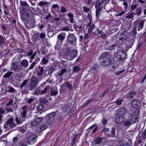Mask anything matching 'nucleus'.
I'll return each mask as SVG.
<instances>
[{
    "label": "nucleus",
    "mask_w": 146,
    "mask_h": 146,
    "mask_svg": "<svg viewBox=\"0 0 146 146\" xmlns=\"http://www.w3.org/2000/svg\"><path fill=\"white\" fill-rule=\"evenodd\" d=\"M21 119L20 117H19L17 116H16L15 118L16 123H15L14 118L13 117L10 118L4 124L3 126L4 129L8 130L11 129L17 125L21 124L23 120Z\"/></svg>",
    "instance_id": "nucleus-1"
},
{
    "label": "nucleus",
    "mask_w": 146,
    "mask_h": 146,
    "mask_svg": "<svg viewBox=\"0 0 146 146\" xmlns=\"http://www.w3.org/2000/svg\"><path fill=\"white\" fill-rule=\"evenodd\" d=\"M64 52V55L68 60H71L77 56V50L73 49L70 50V48L68 47L65 48Z\"/></svg>",
    "instance_id": "nucleus-2"
},
{
    "label": "nucleus",
    "mask_w": 146,
    "mask_h": 146,
    "mask_svg": "<svg viewBox=\"0 0 146 146\" xmlns=\"http://www.w3.org/2000/svg\"><path fill=\"white\" fill-rule=\"evenodd\" d=\"M38 84L37 78L35 76H32L31 79V82L27 86L29 90L33 91L36 88Z\"/></svg>",
    "instance_id": "nucleus-3"
},
{
    "label": "nucleus",
    "mask_w": 146,
    "mask_h": 146,
    "mask_svg": "<svg viewBox=\"0 0 146 146\" xmlns=\"http://www.w3.org/2000/svg\"><path fill=\"white\" fill-rule=\"evenodd\" d=\"M76 37L74 34L69 33L67 37L66 42L70 45H76Z\"/></svg>",
    "instance_id": "nucleus-4"
},
{
    "label": "nucleus",
    "mask_w": 146,
    "mask_h": 146,
    "mask_svg": "<svg viewBox=\"0 0 146 146\" xmlns=\"http://www.w3.org/2000/svg\"><path fill=\"white\" fill-rule=\"evenodd\" d=\"M56 114V113L53 112L47 114L46 116H45V118L46 119V123L48 125L52 123V120L54 119Z\"/></svg>",
    "instance_id": "nucleus-5"
},
{
    "label": "nucleus",
    "mask_w": 146,
    "mask_h": 146,
    "mask_svg": "<svg viewBox=\"0 0 146 146\" xmlns=\"http://www.w3.org/2000/svg\"><path fill=\"white\" fill-rule=\"evenodd\" d=\"M118 55L116 57L117 61H122L126 57V53L123 50L118 51L117 52Z\"/></svg>",
    "instance_id": "nucleus-6"
},
{
    "label": "nucleus",
    "mask_w": 146,
    "mask_h": 146,
    "mask_svg": "<svg viewBox=\"0 0 146 146\" xmlns=\"http://www.w3.org/2000/svg\"><path fill=\"white\" fill-rule=\"evenodd\" d=\"M35 117L33 121L31 123V125L33 127L36 126L40 123L43 118V117H39L36 115L35 116Z\"/></svg>",
    "instance_id": "nucleus-7"
},
{
    "label": "nucleus",
    "mask_w": 146,
    "mask_h": 146,
    "mask_svg": "<svg viewBox=\"0 0 146 146\" xmlns=\"http://www.w3.org/2000/svg\"><path fill=\"white\" fill-rule=\"evenodd\" d=\"M131 104L132 107L135 109H139L141 107V102L140 101L137 99H135L131 100Z\"/></svg>",
    "instance_id": "nucleus-8"
},
{
    "label": "nucleus",
    "mask_w": 146,
    "mask_h": 146,
    "mask_svg": "<svg viewBox=\"0 0 146 146\" xmlns=\"http://www.w3.org/2000/svg\"><path fill=\"white\" fill-rule=\"evenodd\" d=\"M65 38V36H64L62 35L61 34H60L58 35L57 36V38L58 40H59L58 41L59 42L58 43L57 42L56 45L54 47V48H59L61 45H62L63 41H64Z\"/></svg>",
    "instance_id": "nucleus-9"
},
{
    "label": "nucleus",
    "mask_w": 146,
    "mask_h": 146,
    "mask_svg": "<svg viewBox=\"0 0 146 146\" xmlns=\"http://www.w3.org/2000/svg\"><path fill=\"white\" fill-rule=\"evenodd\" d=\"M35 24V19L32 18L29 19L26 22L25 25L27 28L29 29L34 27Z\"/></svg>",
    "instance_id": "nucleus-10"
},
{
    "label": "nucleus",
    "mask_w": 146,
    "mask_h": 146,
    "mask_svg": "<svg viewBox=\"0 0 146 146\" xmlns=\"http://www.w3.org/2000/svg\"><path fill=\"white\" fill-rule=\"evenodd\" d=\"M135 39L134 38H127L126 39L125 44L126 47L128 48H131L134 42Z\"/></svg>",
    "instance_id": "nucleus-11"
},
{
    "label": "nucleus",
    "mask_w": 146,
    "mask_h": 146,
    "mask_svg": "<svg viewBox=\"0 0 146 146\" xmlns=\"http://www.w3.org/2000/svg\"><path fill=\"white\" fill-rule=\"evenodd\" d=\"M145 20L143 19L141 20H139V19L135 21L134 22V26L137 25L138 24V31H139L143 27L144 23L145 22Z\"/></svg>",
    "instance_id": "nucleus-12"
},
{
    "label": "nucleus",
    "mask_w": 146,
    "mask_h": 146,
    "mask_svg": "<svg viewBox=\"0 0 146 146\" xmlns=\"http://www.w3.org/2000/svg\"><path fill=\"white\" fill-rule=\"evenodd\" d=\"M11 69L16 72H19L22 70L21 66L16 64L14 62L12 63Z\"/></svg>",
    "instance_id": "nucleus-13"
},
{
    "label": "nucleus",
    "mask_w": 146,
    "mask_h": 146,
    "mask_svg": "<svg viewBox=\"0 0 146 146\" xmlns=\"http://www.w3.org/2000/svg\"><path fill=\"white\" fill-rule=\"evenodd\" d=\"M36 136L34 135H30L27 140V143L29 144H32L36 141Z\"/></svg>",
    "instance_id": "nucleus-14"
},
{
    "label": "nucleus",
    "mask_w": 146,
    "mask_h": 146,
    "mask_svg": "<svg viewBox=\"0 0 146 146\" xmlns=\"http://www.w3.org/2000/svg\"><path fill=\"white\" fill-rule=\"evenodd\" d=\"M138 115H137L135 113H133L132 114L129 118V119L133 123L138 122L139 119Z\"/></svg>",
    "instance_id": "nucleus-15"
},
{
    "label": "nucleus",
    "mask_w": 146,
    "mask_h": 146,
    "mask_svg": "<svg viewBox=\"0 0 146 146\" xmlns=\"http://www.w3.org/2000/svg\"><path fill=\"white\" fill-rule=\"evenodd\" d=\"M48 3L47 1H41L40 2L38 5L41 6H43L42 7L43 11H46L48 10V7L47 4Z\"/></svg>",
    "instance_id": "nucleus-16"
},
{
    "label": "nucleus",
    "mask_w": 146,
    "mask_h": 146,
    "mask_svg": "<svg viewBox=\"0 0 146 146\" xmlns=\"http://www.w3.org/2000/svg\"><path fill=\"white\" fill-rule=\"evenodd\" d=\"M44 68H46L45 66H38V70L36 71V75L38 76H41L42 74L44 72Z\"/></svg>",
    "instance_id": "nucleus-17"
},
{
    "label": "nucleus",
    "mask_w": 146,
    "mask_h": 146,
    "mask_svg": "<svg viewBox=\"0 0 146 146\" xmlns=\"http://www.w3.org/2000/svg\"><path fill=\"white\" fill-rule=\"evenodd\" d=\"M111 63V60L110 58H108L102 61L101 62V65L103 66L106 67L110 65Z\"/></svg>",
    "instance_id": "nucleus-18"
},
{
    "label": "nucleus",
    "mask_w": 146,
    "mask_h": 146,
    "mask_svg": "<svg viewBox=\"0 0 146 146\" xmlns=\"http://www.w3.org/2000/svg\"><path fill=\"white\" fill-rule=\"evenodd\" d=\"M127 111V110L124 108H120L118 109L117 112V115L122 116L125 114Z\"/></svg>",
    "instance_id": "nucleus-19"
},
{
    "label": "nucleus",
    "mask_w": 146,
    "mask_h": 146,
    "mask_svg": "<svg viewBox=\"0 0 146 146\" xmlns=\"http://www.w3.org/2000/svg\"><path fill=\"white\" fill-rule=\"evenodd\" d=\"M67 71V70L66 68L61 69L58 71L57 73L56 74V76L61 77Z\"/></svg>",
    "instance_id": "nucleus-20"
},
{
    "label": "nucleus",
    "mask_w": 146,
    "mask_h": 146,
    "mask_svg": "<svg viewBox=\"0 0 146 146\" xmlns=\"http://www.w3.org/2000/svg\"><path fill=\"white\" fill-rule=\"evenodd\" d=\"M58 94V91L56 86H55L51 88L50 95V96H55Z\"/></svg>",
    "instance_id": "nucleus-21"
},
{
    "label": "nucleus",
    "mask_w": 146,
    "mask_h": 146,
    "mask_svg": "<svg viewBox=\"0 0 146 146\" xmlns=\"http://www.w3.org/2000/svg\"><path fill=\"white\" fill-rule=\"evenodd\" d=\"M29 16V14L25 12L23 13L21 15V18L23 21H25L27 19Z\"/></svg>",
    "instance_id": "nucleus-22"
},
{
    "label": "nucleus",
    "mask_w": 146,
    "mask_h": 146,
    "mask_svg": "<svg viewBox=\"0 0 146 146\" xmlns=\"http://www.w3.org/2000/svg\"><path fill=\"white\" fill-rule=\"evenodd\" d=\"M123 118L122 116L118 115L115 117V121L116 123L120 124L123 121Z\"/></svg>",
    "instance_id": "nucleus-23"
},
{
    "label": "nucleus",
    "mask_w": 146,
    "mask_h": 146,
    "mask_svg": "<svg viewBox=\"0 0 146 146\" xmlns=\"http://www.w3.org/2000/svg\"><path fill=\"white\" fill-rule=\"evenodd\" d=\"M103 138L100 137H98L93 140V141L95 144H100L102 142Z\"/></svg>",
    "instance_id": "nucleus-24"
},
{
    "label": "nucleus",
    "mask_w": 146,
    "mask_h": 146,
    "mask_svg": "<svg viewBox=\"0 0 146 146\" xmlns=\"http://www.w3.org/2000/svg\"><path fill=\"white\" fill-rule=\"evenodd\" d=\"M6 90L9 93H14L17 92V90L11 86H8L6 88Z\"/></svg>",
    "instance_id": "nucleus-25"
},
{
    "label": "nucleus",
    "mask_w": 146,
    "mask_h": 146,
    "mask_svg": "<svg viewBox=\"0 0 146 146\" xmlns=\"http://www.w3.org/2000/svg\"><path fill=\"white\" fill-rule=\"evenodd\" d=\"M142 9L141 7H138L135 10V12H134V15H136L137 16H139L141 15L142 12Z\"/></svg>",
    "instance_id": "nucleus-26"
},
{
    "label": "nucleus",
    "mask_w": 146,
    "mask_h": 146,
    "mask_svg": "<svg viewBox=\"0 0 146 146\" xmlns=\"http://www.w3.org/2000/svg\"><path fill=\"white\" fill-rule=\"evenodd\" d=\"M14 75V73L11 71L8 72L5 74L3 76V77L5 78H10L11 77H12V75Z\"/></svg>",
    "instance_id": "nucleus-27"
},
{
    "label": "nucleus",
    "mask_w": 146,
    "mask_h": 146,
    "mask_svg": "<svg viewBox=\"0 0 146 146\" xmlns=\"http://www.w3.org/2000/svg\"><path fill=\"white\" fill-rule=\"evenodd\" d=\"M21 66L26 68L28 66V62L27 60L24 59L21 61Z\"/></svg>",
    "instance_id": "nucleus-28"
},
{
    "label": "nucleus",
    "mask_w": 146,
    "mask_h": 146,
    "mask_svg": "<svg viewBox=\"0 0 146 146\" xmlns=\"http://www.w3.org/2000/svg\"><path fill=\"white\" fill-rule=\"evenodd\" d=\"M39 101L41 104H46L48 102V100L45 98H40L39 99Z\"/></svg>",
    "instance_id": "nucleus-29"
},
{
    "label": "nucleus",
    "mask_w": 146,
    "mask_h": 146,
    "mask_svg": "<svg viewBox=\"0 0 146 146\" xmlns=\"http://www.w3.org/2000/svg\"><path fill=\"white\" fill-rule=\"evenodd\" d=\"M46 123L41 124L40 125L39 129H40V132L42 131L47 128L48 126L46 124Z\"/></svg>",
    "instance_id": "nucleus-30"
},
{
    "label": "nucleus",
    "mask_w": 146,
    "mask_h": 146,
    "mask_svg": "<svg viewBox=\"0 0 146 146\" xmlns=\"http://www.w3.org/2000/svg\"><path fill=\"white\" fill-rule=\"evenodd\" d=\"M96 15L97 18H98L100 14V11L102 10V7H100L96 8Z\"/></svg>",
    "instance_id": "nucleus-31"
},
{
    "label": "nucleus",
    "mask_w": 146,
    "mask_h": 146,
    "mask_svg": "<svg viewBox=\"0 0 146 146\" xmlns=\"http://www.w3.org/2000/svg\"><path fill=\"white\" fill-rule=\"evenodd\" d=\"M98 66L96 65V64H94L93 66L91 67V70L93 72H98Z\"/></svg>",
    "instance_id": "nucleus-32"
},
{
    "label": "nucleus",
    "mask_w": 146,
    "mask_h": 146,
    "mask_svg": "<svg viewBox=\"0 0 146 146\" xmlns=\"http://www.w3.org/2000/svg\"><path fill=\"white\" fill-rule=\"evenodd\" d=\"M54 70H55L53 66H49L47 70L48 71V75L52 74Z\"/></svg>",
    "instance_id": "nucleus-33"
},
{
    "label": "nucleus",
    "mask_w": 146,
    "mask_h": 146,
    "mask_svg": "<svg viewBox=\"0 0 146 146\" xmlns=\"http://www.w3.org/2000/svg\"><path fill=\"white\" fill-rule=\"evenodd\" d=\"M136 29L137 25H135V26H134V29H133V30L131 32L132 33V36H133L134 37L135 36L137 33Z\"/></svg>",
    "instance_id": "nucleus-34"
},
{
    "label": "nucleus",
    "mask_w": 146,
    "mask_h": 146,
    "mask_svg": "<svg viewBox=\"0 0 146 146\" xmlns=\"http://www.w3.org/2000/svg\"><path fill=\"white\" fill-rule=\"evenodd\" d=\"M66 87L68 89L71 90L72 88V86L71 84H70L68 82H66L64 83Z\"/></svg>",
    "instance_id": "nucleus-35"
},
{
    "label": "nucleus",
    "mask_w": 146,
    "mask_h": 146,
    "mask_svg": "<svg viewBox=\"0 0 146 146\" xmlns=\"http://www.w3.org/2000/svg\"><path fill=\"white\" fill-rule=\"evenodd\" d=\"M60 93H62L66 90L65 86L63 84L60 86Z\"/></svg>",
    "instance_id": "nucleus-36"
},
{
    "label": "nucleus",
    "mask_w": 146,
    "mask_h": 146,
    "mask_svg": "<svg viewBox=\"0 0 146 146\" xmlns=\"http://www.w3.org/2000/svg\"><path fill=\"white\" fill-rule=\"evenodd\" d=\"M21 73H17L16 74L15 77V79L17 81H20V79L22 77Z\"/></svg>",
    "instance_id": "nucleus-37"
},
{
    "label": "nucleus",
    "mask_w": 146,
    "mask_h": 146,
    "mask_svg": "<svg viewBox=\"0 0 146 146\" xmlns=\"http://www.w3.org/2000/svg\"><path fill=\"white\" fill-rule=\"evenodd\" d=\"M108 52H105L103 53L100 56V58L101 59L105 58L107 57Z\"/></svg>",
    "instance_id": "nucleus-38"
},
{
    "label": "nucleus",
    "mask_w": 146,
    "mask_h": 146,
    "mask_svg": "<svg viewBox=\"0 0 146 146\" xmlns=\"http://www.w3.org/2000/svg\"><path fill=\"white\" fill-rule=\"evenodd\" d=\"M28 80L27 79L25 80L22 83L21 86L19 87L20 89L23 88L24 87H25L27 83Z\"/></svg>",
    "instance_id": "nucleus-39"
},
{
    "label": "nucleus",
    "mask_w": 146,
    "mask_h": 146,
    "mask_svg": "<svg viewBox=\"0 0 146 146\" xmlns=\"http://www.w3.org/2000/svg\"><path fill=\"white\" fill-rule=\"evenodd\" d=\"M132 124H133V123H132L131 121H130V120H126L125 121V122L124 123V125L125 126L129 127Z\"/></svg>",
    "instance_id": "nucleus-40"
},
{
    "label": "nucleus",
    "mask_w": 146,
    "mask_h": 146,
    "mask_svg": "<svg viewBox=\"0 0 146 146\" xmlns=\"http://www.w3.org/2000/svg\"><path fill=\"white\" fill-rule=\"evenodd\" d=\"M95 27V25L94 24H92L88 29V33L90 34L92 32V29Z\"/></svg>",
    "instance_id": "nucleus-41"
},
{
    "label": "nucleus",
    "mask_w": 146,
    "mask_h": 146,
    "mask_svg": "<svg viewBox=\"0 0 146 146\" xmlns=\"http://www.w3.org/2000/svg\"><path fill=\"white\" fill-rule=\"evenodd\" d=\"M80 70V67L78 66H75L73 68V70L75 72H77Z\"/></svg>",
    "instance_id": "nucleus-42"
},
{
    "label": "nucleus",
    "mask_w": 146,
    "mask_h": 146,
    "mask_svg": "<svg viewBox=\"0 0 146 146\" xmlns=\"http://www.w3.org/2000/svg\"><path fill=\"white\" fill-rule=\"evenodd\" d=\"M48 57L46 56L44 57L42 59V61L43 64H45L48 62Z\"/></svg>",
    "instance_id": "nucleus-43"
},
{
    "label": "nucleus",
    "mask_w": 146,
    "mask_h": 146,
    "mask_svg": "<svg viewBox=\"0 0 146 146\" xmlns=\"http://www.w3.org/2000/svg\"><path fill=\"white\" fill-rule=\"evenodd\" d=\"M23 126H21V127H19L17 129L18 131L21 133H24L26 131L25 129H26L25 128V129H24V128H23Z\"/></svg>",
    "instance_id": "nucleus-44"
},
{
    "label": "nucleus",
    "mask_w": 146,
    "mask_h": 146,
    "mask_svg": "<svg viewBox=\"0 0 146 146\" xmlns=\"http://www.w3.org/2000/svg\"><path fill=\"white\" fill-rule=\"evenodd\" d=\"M134 15V12H132L130 13H129L128 15L126 16V18L128 19L132 18Z\"/></svg>",
    "instance_id": "nucleus-45"
},
{
    "label": "nucleus",
    "mask_w": 146,
    "mask_h": 146,
    "mask_svg": "<svg viewBox=\"0 0 146 146\" xmlns=\"http://www.w3.org/2000/svg\"><path fill=\"white\" fill-rule=\"evenodd\" d=\"M125 71V69H124L122 70L117 71L115 72L114 73L116 75L118 76L124 72Z\"/></svg>",
    "instance_id": "nucleus-46"
},
{
    "label": "nucleus",
    "mask_w": 146,
    "mask_h": 146,
    "mask_svg": "<svg viewBox=\"0 0 146 146\" xmlns=\"http://www.w3.org/2000/svg\"><path fill=\"white\" fill-rule=\"evenodd\" d=\"M123 35L126 38H129L128 37L129 36V34L127 31H123L122 33Z\"/></svg>",
    "instance_id": "nucleus-47"
},
{
    "label": "nucleus",
    "mask_w": 146,
    "mask_h": 146,
    "mask_svg": "<svg viewBox=\"0 0 146 146\" xmlns=\"http://www.w3.org/2000/svg\"><path fill=\"white\" fill-rule=\"evenodd\" d=\"M5 42L4 40L3 36L0 35V46L2 45Z\"/></svg>",
    "instance_id": "nucleus-48"
},
{
    "label": "nucleus",
    "mask_w": 146,
    "mask_h": 146,
    "mask_svg": "<svg viewBox=\"0 0 146 146\" xmlns=\"http://www.w3.org/2000/svg\"><path fill=\"white\" fill-rule=\"evenodd\" d=\"M41 91H40L39 88H38L37 89L35 90V94L36 95H40V92Z\"/></svg>",
    "instance_id": "nucleus-49"
},
{
    "label": "nucleus",
    "mask_w": 146,
    "mask_h": 146,
    "mask_svg": "<svg viewBox=\"0 0 146 146\" xmlns=\"http://www.w3.org/2000/svg\"><path fill=\"white\" fill-rule=\"evenodd\" d=\"M30 8L29 6L27 5L24 7H22V9L23 11H26L28 9H29Z\"/></svg>",
    "instance_id": "nucleus-50"
},
{
    "label": "nucleus",
    "mask_w": 146,
    "mask_h": 146,
    "mask_svg": "<svg viewBox=\"0 0 146 146\" xmlns=\"http://www.w3.org/2000/svg\"><path fill=\"white\" fill-rule=\"evenodd\" d=\"M115 128L114 127H113L111 129V134L113 136H115Z\"/></svg>",
    "instance_id": "nucleus-51"
},
{
    "label": "nucleus",
    "mask_w": 146,
    "mask_h": 146,
    "mask_svg": "<svg viewBox=\"0 0 146 146\" xmlns=\"http://www.w3.org/2000/svg\"><path fill=\"white\" fill-rule=\"evenodd\" d=\"M27 111H22L21 113V115L22 117L25 118L26 115Z\"/></svg>",
    "instance_id": "nucleus-52"
},
{
    "label": "nucleus",
    "mask_w": 146,
    "mask_h": 146,
    "mask_svg": "<svg viewBox=\"0 0 146 146\" xmlns=\"http://www.w3.org/2000/svg\"><path fill=\"white\" fill-rule=\"evenodd\" d=\"M123 101V99H118L116 101L117 104L118 105H120L122 104V102Z\"/></svg>",
    "instance_id": "nucleus-53"
},
{
    "label": "nucleus",
    "mask_w": 146,
    "mask_h": 146,
    "mask_svg": "<svg viewBox=\"0 0 146 146\" xmlns=\"http://www.w3.org/2000/svg\"><path fill=\"white\" fill-rule=\"evenodd\" d=\"M9 106H6V109L8 111H10L11 112H13V109L9 107Z\"/></svg>",
    "instance_id": "nucleus-54"
},
{
    "label": "nucleus",
    "mask_w": 146,
    "mask_h": 146,
    "mask_svg": "<svg viewBox=\"0 0 146 146\" xmlns=\"http://www.w3.org/2000/svg\"><path fill=\"white\" fill-rule=\"evenodd\" d=\"M47 91V88L46 87H45L44 89L41 91L40 92V95H42L43 94L46 93Z\"/></svg>",
    "instance_id": "nucleus-55"
},
{
    "label": "nucleus",
    "mask_w": 146,
    "mask_h": 146,
    "mask_svg": "<svg viewBox=\"0 0 146 146\" xmlns=\"http://www.w3.org/2000/svg\"><path fill=\"white\" fill-rule=\"evenodd\" d=\"M20 3L22 7L26 6V5H27L26 2L25 1H20Z\"/></svg>",
    "instance_id": "nucleus-56"
},
{
    "label": "nucleus",
    "mask_w": 146,
    "mask_h": 146,
    "mask_svg": "<svg viewBox=\"0 0 146 146\" xmlns=\"http://www.w3.org/2000/svg\"><path fill=\"white\" fill-rule=\"evenodd\" d=\"M142 137L144 139L146 138V128L144 130L142 133Z\"/></svg>",
    "instance_id": "nucleus-57"
},
{
    "label": "nucleus",
    "mask_w": 146,
    "mask_h": 146,
    "mask_svg": "<svg viewBox=\"0 0 146 146\" xmlns=\"http://www.w3.org/2000/svg\"><path fill=\"white\" fill-rule=\"evenodd\" d=\"M137 5V4L131 5V11H132L135 9Z\"/></svg>",
    "instance_id": "nucleus-58"
},
{
    "label": "nucleus",
    "mask_w": 146,
    "mask_h": 146,
    "mask_svg": "<svg viewBox=\"0 0 146 146\" xmlns=\"http://www.w3.org/2000/svg\"><path fill=\"white\" fill-rule=\"evenodd\" d=\"M21 94H27V93H28V92L27 90H24L23 88H21Z\"/></svg>",
    "instance_id": "nucleus-59"
},
{
    "label": "nucleus",
    "mask_w": 146,
    "mask_h": 146,
    "mask_svg": "<svg viewBox=\"0 0 146 146\" xmlns=\"http://www.w3.org/2000/svg\"><path fill=\"white\" fill-rule=\"evenodd\" d=\"M25 100H27V102H28V103H30L31 102H32L34 100V99H33V98H30L29 99H28L27 98H26L25 99Z\"/></svg>",
    "instance_id": "nucleus-60"
},
{
    "label": "nucleus",
    "mask_w": 146,
    "mask_h": 146,
    "mask_svg": "<svg viewBox=\"0 0 146 146\" xmlns=\"http://www.w3.org/2000/svg\"><path fill=\"white\" fill-rule=\"evenodd\" d=\"M108 120L104 118H103L102 121V123L104 125H105L107 124Z\"/></svg>",
    "instance_id": "nucleus-61"
},
{
    "label": "nucleus",
    "mask_w": 146,
    "mask_h": 146,
    "mask_svg": "<svg viewBox=\"0 0 146 146\" xmlns=\"http://www.w3.org/2000/svg\"><path fill=\"white\" fill-rule=\"evenodd\" d=\"M40 60V58H36L33 63L35 65Z\"/></svg>",
    "instance_id": "nucleus-62"
},
{
    "label": "nucleus",
    "mask_w": 146,
    "mask_h": 146,
    "mask_svg": "<svg viewBox=\"0 0 146 146\" xmlns=\"http://www.w3.org/2000/svg\"><path fill=\"white\" fill-rule=\"evenodd\" d=\"M45 34L43 33H41L40 35V37L41 39H43L45 37Z\"/></svg>",
    "instance_id": "nucleus-63"
},
{
    "label": "nucleus",
    "mask_w": 146,
    "mask_h": 146,
    "mask_svg": "<svg viewBox=\"0 0 146 146\" xmlns=\"http://www.w3.org/2000/svg\"><path fill=\"white\" fill-rule=\"evenodd\" d=\"M84 10L85 12L87 13L90 11V8H88L85 6H84L83 7Z\"/></svg>",
    "instance_id": "nucleus-64"
}]
</instances>
